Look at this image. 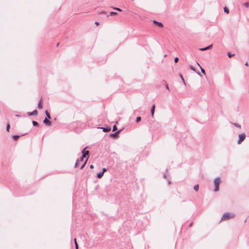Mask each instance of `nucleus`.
Returning a JSON list of instances; mask_svg holds the SVG:
<instances>
[{"label": "nucleus", "mask_w": 249, "mask_h": 249, "mask_svg": "<svg viewBox=\"0 0 249 249\" xmlns=\"http://www.w3.org/2000/svg\"><path fill=\"white\" fill-rule=\"evenodd\" d=\"M234 55V54H231L230 53H228V56L229 58H231V57L233 56Z\"/></svg>", "instance_id": "393cba45"}, {"label": "nucleus", "mask_w": 249, "mask_h": 249, "mask_svg": "<svg viewBox=\"0 0 249 249\" xmlns=\"http://www.w3.org/2000/svg\"><path fill=\"white\" fill-rule=\"evenodd\" d=\"M59 43H58L57 44V45H56V46H58L59 45Z\"/></svg>", "instance_id": "37998d69"}, {"label": "nucleus", "mask_w": 249, "mask_h": 249, "mask_svg": "<svg viewBox=\"0 0 249 249\" xmlns=\"http://www.w3.org/2000/svg\"><path fill=\"white\" fill-rule=\"evenodd\" d=\"M87 148V147H85L82 151V156L80 158V159H77L75 162L74 167L76 168L78 166L79 163L83 160L84 158H86V156L89 155V151L86 150V149Z\"/></svg>", "instance_id": "f257e3e1"}, {"label": "nucleus", "mask_w": 249, "mask_h": 249, "mask_svg": "<svg viewBox=\"0 0 249 249\" xmlns=\"http://www.w3.org/2000/svg\"><path fill=\"white\" fill-rule=\"evenodd\" d=\"M170 183H171L170 181V180H168V183H169V184H170Z\"/></svg>", "instance_id": "79ce46f5"}, {"label": "nucleus", "mask_w": 249, "mask_h": 249, "mask_svg": "<svg viewBox=\"0 0 249 249\" xmlns=\"http://www.w3.org/2000/svg\"><path fill=\"white\" fill-rule=\"evenodd\" d=\"M179 76L181 79V80L182 81L183 83V84L186 86V83L185 82V80L182 76V75L181 74H179Z\"/></svg>", "instance_id": "412c9836"}, {"label": "nucleus", "mask_w": 249, "mask_h": 249, "mask_svg": "<svg viewBox=\"0 0 249 249\" xmlns=\"http://www.w3.org/2000/svg\"><path fill=\"white\" fill-rule=\"evenodd\" d=\"M88 159V158L83 163V164L82 165H81V166L80 167L81 169H82L84 168V167L85 166V164L87 163Z\"/></svg>", "instance_id": "aec40b11"}, {"label": "nucleus", "mask_w": 249, "mask_h": 249, "mask_svg": "<svg viewBox=\"0 0 249 249\" xmlns=\"http://www.w3.org/2000/svg\"><path fill=\"white\" fill-rule=\"evenodd\" d=\"M200 69H201V71L202 73L205 74V71L204 69L201 67H200Z\"/></svg>", "instance_id": "c756f323"}, {"label": "nucleus", "mask_w": 249, "mask_h": 249, "mask_svg": "<svg viewBox=\"0 0 249 249\" xmlns=\"http://www.w3.org/2000/svg\"><path fill=\"white\" fill-rule=\"evenodd\" d=\"M106 171H107V169H106V168H103L102 169V172H103V174H104V173H105V172H106Z\"/></svg>", "instance_id": "473e14b6"}, {"label": "nucleus", "mask_w": 249, "mask_h": 249, "mask_svg": "<svg viewBox=\"0 0 249 249\" xmlns=\"http://www.w3.org/2000/svg\"><path fill=\"white\" fill-rule=\"evenodd\" d=\"M95 24L96 25H98L99 24V23L98 22H97V21H96V22H95Z\"/></svg>", "instance_id": "c9c22d12"}, {"label": "nucleus", "mask_w": 249, "mask_h": 249, "mask_svg": "<svg viewBox=\"0 0 249 249\" xmlns=\"http://www.w3.org/2000/svg\"><path fill=\"white\" fill-rule=\"evenodd\" d=\"M244 6L246 7H249V2H246L244 4Z\"/></svg>", "instance_id": "cd10ccee"}, {"label": "nucleus", "mask_w": 249, "mask_h": 249, "mask_svg": "<svg viewBox=\"0 0 249 249\" xmlns=\"http://www.w3.org/2000/svg\"><path fill=\"white\" fill-rule=\"evenodd\" d=\"M103 172H100L97 174V178H101L103 177Z\"/></svg>", "instance_id": "4468645a"}, {"label": "nucleus", "mask_w": 249, "mask_h": 249, "mask_svg": "<svg viewBox=\"0 0 249 249\" xmlns=\"http://www.w3.org/2000/svg\"><path fill=\"white\" fill-rule=\"evenodd\" d=\"M37 107L39 109L42 108L43 106H42V98H41V99L39 101Z\"/></svg>", "instance_id": "f8f14e48"}, {"label": "nucleus", "mask_w": 249, "mask_h": 249, "mask_svg": "<svg viewBox=\"0 0 249 249\" xmlns=\"http://www.w3.org/2000/svg\"><path fill=\"white\" fill-rule=\"evenodd\" d=\"M32 124H33L34 126H38V123L35 121H32Z\"/></svg>", "instance_id": "4be33fe9"}, {"label": "nucleus", "mask_w": 249, "mask_h": 249, "mask_svg": "<svg viewBox=\"0 0 249 249\" xmlns=\"http://www.w3.org/2000/svg\"><path fill=\"white\" fill-rule=\"evenodd\" d=\"M234 216L235 215L232 213H226L223 215L222 217H221V220H227L229 219L234 218Z\"/></svg>", "instance_id": "f03ea898"}, {"label": "nucleus", "mask_w": 249, "mask_h": 249, "mask_svg": "<svg viewBox=\"0 0 249 249\" xmlns=\"http://www.w3.org/2000/svg\"><path fill=\"white\" fill-rule=\"evenodd\" d=\"M221 179L219 177H217L214 179L213 183L215 186V188L214 189V192H217L219 190V185Z\"/></svg>", "instance_id": "7ed1b4c3"}, {"label": "nucleus", "mask_w": 249, "mask_h": 249, "mask_svg": "<svg viewBox=\"0 0 249 249\" xmlns=\"http://www.w3.org/2000/svg\"><path fill=\"white\" fill-rule=\"evenodd\" d=\"M117 129V127L116 126V125H114L113 126V128H112V131H115V130H116Z\"/></svg>", "instance_id": "c85d7f7f"}, {"label": "nucleus", "mask_w": 249, "mask_h": 249, "mask_svg": "<svg viewBox=\"0 0 249 249\" xmlns=\"http://www.w3.org/2000/svg\"><path fill=\"white\" fill-rule=\"evenodd\" d=\"M163 177H164V178H166L167 176H166V175H164L163 176Z\"/></svg>", "instance_id": "4c0bfd02"}, {"label": "nucleus", "mask_w": 249, "mask_h": 249, "mask_svg": "<svg viewBox=\"0 0 249 249\" xmlns=\"http://www.w3.org/2000/svg\"><path fill=\"white\" fill-rule=\"evenodd\" d=\"M194 189L196 191H198V189H199V185L198 184H196L194 186Z\"/></svg>", "instance_id": "dca6fc26"}, {"label": "nucleus", "mask_w": 249, "mask_h": 249, "mask_svg": "<svg viewBox=\"0 0 249 249\" xmlns=\"http://www.w3.org/2000/svg\"><path fill=\"white\" fill-rule=\"evenodd\" d=\"M153 23L158 25L160 27H163V24L161 22H158L155 20H153Z\"/></svg>", "instance_id": "9d476101"}, {"label": "nucleus", "mask_w": 249, "mask_h": 249, "mask_svg": "<svg viewBox=\"0 0 249 249\" xmlns=\"http://www.w3.org/2000/svg\"><path fill=\"white\" fill-rule=\"evenodd\" d=\"M10 127V124H9V123H8V124H7V125H6V130H7V131H9Z\"/></svg>", "instance_id": "a878e982"}, {"label": "nucleus", "mask_w": 249, "mask_h": 249, "mask_svg": "<svg viewBox=\"0 0 249 249\" xmlns=\"http://www.w3.org/2000/svg\"><path fill=\"white\" fill-rule=\"evenodd\" d=\"M245 65H246V66H248V65H249V64H248V62H247L245 63Z\"/></svg>", "instance_id": "e433bc0d"}, {"label": "nucleus", "mask_w": 249, "mask_h": 249, "mask_svg": "<svg viewBox=\"0 0 249 249\" xmlns=\"http://www.w3.org/2000/svg\"><path fill=\"white\" fill-rule=\"evenodd\" d=\"M106 12L105 11H102L101 12V14H105Z\"/></svg>", "instance_id": "ea45409f"}, {"label": "nucleus", "mask_w": 249, "mask_h": 249, "mask_svg": "<svg viewBox=\"0 0 249 249\" xmlns=\"http://www.w3.org/2000/svg\"><path fill=\"white\" fill-rule=\"evenodd\" d=\"M112 8L114 9V10H116L117 11H122V10L121 9H120L119 8H116V7H112Z\"/></svg>", "instance_id": "bb28decb"}, {"label": "nucleus", "mask_w": 249, "mask_h": 249, "mask_svg": "<svg viewBox=\"0 0 249 249\" xmlns=\"http://www.w3.org/2000/svg\"><path fill=\"white\" fill-rule=\"evenodd\" d=\"M45 113V114H46V115L47 116V119H51L50 114L49 112L48 111V110H46Z\"/></svg>", "instance_id": "2eb2a0df"}, {"label": "nucleus", "mask_w": 249, "mask_h": 249, "mask_svg": "<svg viewBox=\"0 0 249 249\" xmlns=\"http://www.w3.org/2000/svg\"><path fill=\"white\" fill-rule=\"evenodd\" d=\"M231 124H232L234 126L236 127H238L239 128H241V125H240L239 124H238V123H232V122H230Z\"/></svg>", "instance_id": "ddd939ff"}, {"label": "nucleus", "mask_w": 249, "mask_h": 249, "mask_svg": "<svg viewBox=\"0 0 249 249\" xmlns=\"http://www.w3.org/2000/svg\"><path fill=\"white\" fill-rule=\"evenodd\" d=\"M141 117H137L136 119V122L137 123H139L141 121Z\"/></svg>", "instance_id": "6ab92c4d"}, {"label": "nucleus", "mask_w": 249, "mask_h": 249, "mask_svg": "<svg viewBox=\"0 0 249 249\" xmlns=\"http://www.w3.org/2000/svg\"><path fill=\"white\" fill-rule=\"evenodd\" d=\"M190 69H191L192 71H196L195 68H194L193 66H192V65H191V66H190Z\"/></svg>", "instance_id": "7c9ffc66"}, {"label": "nucleus", "mask_w": 249, "mask_h": 249, "mask_svg": "<svg viewBox=\"0 0 249 249\" xmlns=\"http://www.w3.org/2000/svg\"><path fill=\"white\" fill-rule=\"evenodd\" d=\"M74 244H75V249H78V244L77 243L76 238L74 239Z\"/></svg>", "instance_id": "5701e85b"}, {"label": "nucleus", "mask_w": 249, "mask_h": 249, "mask_svg": "<svg viewBox=\"0 0 249 249\" xmlns=\"http://www.w3.org/2000/svg\"><path fill=\"white\" fill-rule=\"evenodd\" d=\"M174 61H175V63H177V62H178V57H175V60H174Z\"/></svg>", "instance_id": "2f4dec72"}, {"label": "nucleus", "mask_w": 249, "mask_h": 249, "mask_svg": "<svg viewBox=\"0 0 249 249\" xmlns=\"http://www.w3.org/2000/svg\"><path fill=\"white\" fill-rule=\"evenodd\" d=\"M19 138V136L18 135H14L13 136V138L15 141H17Z\"/></svg>", "instance_id": "a211bd4d"}, {"label": "nucleus", "mask_w": 249, "mask_h": 249, "mask_svg": "<svg viewBox=\"0 0 249 249\" xmlns=\"http://www.w3.org/2000/svg\"><path fill=\"white\" fill-rule=\"evenodd\" d=\"M38 113V112L36 110H34L33 112H28L27 113L28 115L29 116H32V115H37Z\"/></svg>", "instance_id": "6e6552de"}, {"label": "nucleus", "mask_w": 249, "mask_h": 249, "mask_svg": "<svg viewBox=\"0 0 249 249\" xmlns=\"http://www.w3.org/2000/svg\"><path fill=\"white\" fill-rule=\"evenodd\" d=\"M192 224H193L192 223H190V225H189V226H190V227L192 226Z\"/></svg>", "instance_id": "a19ab883"}, {"label": "nucleus", "mask_w": 249, "mask_h": 249, "mask_svg": "<svg viewBox=\"0 0 249 249\" xmlns=\"http://www.w3.org/2000/svg\"><path fill=\"white\" fill-rule=\"evenodd\" d=\"M93 168H94V166H93V165L91 164V165H90V168L93 169Z\"/></svg>", "instance_id": "f704fd0d"}, {"label": "nucleus", "mask_w": 249, "mask_h": 249, "mask_svg": "<svg viewBox=\"0 0 249 249\" xmlns=\"http://www.w3.org/2000/svg\"><path fill=\"white\" fill-rule=\"evenodd\" d=\"M165 88L167 90H169V88L167 85L165 86Z\"/></svg>", "instance_id": "72a5a7b5"}, {"label": "nucleus", "mask_w": 249, "mask_h": 249, "mask_svg": "<svg viewBox=\"0 0 249 249\" xmlns=\"http://www.w3.org/2000/svg\"><path fill=\"white\" fill-rule=\"evenodd\" d=\"M155 105H153L151 108V113L152 117H153L155 112Z\"/></svg>", "instance_id": "9b49d317"}, {"label": "nucleus", "mask_w": 249, "mask_h": 249, "mask_svg": "<svg viewBox=\"0 0 249 249\" xmlns=\"http://www.w3.org/2000/svg\"><path fill=\"white\" fill-rule=\"evenodd\" d=\"M246 138L245 133H242L239 135V140L238 141V144L241 143Z\"/></svg>", "instance_id": "20e7f679"}, {"label": "nucleus", "mask_w": 249, "mask_h": 249, "mask_svg": "<svg viewBox=\"0 0 249 249\" xmlns=\"http://www.w3.org/2000/svg\"><path fill=\"white\" fill-rule=\"evenodd\" d=\"M212 46H213V45L211 44L206 47L199 48V50L201 51H206V50L211 49L212 47Z\"/></svg>", "instance_id": "0eeeda50"}, {"label": "nucleus", "mask_w": 249, "mask_h": 249, "mask_svg": "<svg viewBox=\"0 0 249 249\" xmlns=\"http://www.w3.org/2000/svg\"><path fill=\"white\" fill-rule=\"evenodd\" d=\"M98 128L102 129L103 131L105 132H107L110 131L111 127L109 126H107L106 127H98Z\"/></svg>", "instance_id": "423d86ee"}, {"label": "nucleus", "mask_w": 249, "mask_h": 249, "mask_svg": "<svg viewBox=\"0 0 249 249\" xmlns=\"http://www.w3.org/2000/svg\"><path fill=\"white\" fill-rule=\"evenodd\" d=\"M49 119H47V118H45L43 120V123L48 126H51L52 122Z\"/></svg>", "instance_id": "39448f33"}, {"label": "nucleus", "mask_w": 249, "mask_h": 249, "mask_svg": "<svg viewBox=\"0 0 249 249\" xmlns=\"http://www.w3.org/2000/svg\"><path fill=\"white\" fill-rule=\"evenodd\" d=\"M117 13L115 12H110V13H109V16H114V15H117ZM109 15H107V17H108Z\"/></svg>", "instance_id": "f3484780"}, {"label": "nucleus", "mask_w": 249, "mask_h": 249, "mask_svg": "<svg viewBox=\"0 0 249 249\" xmlns=\"http://www.w3.org/2000/svg\"><path fill=\"white\" fill-rule=\"evenodd\" d=\"M224 12H225L227 14H228L229 13V10L226 7H225L224 8Z\"/></svg>", "instance_id": "b1692460"}, {"label": "nucleus", "mask_w": 249, "mask_h": 249, "mask_svg": "<svg viewBox=\"0 0 249 249\" xmlns=\"http://www.w3.org/2000/svg\"><path fill=\"white\" fill-rule=\"evenodd\" d=\"M197 64L198 65V66L200 68V67H201L200 66V65H199V64L198 62H197Z\"/></svg>", "instance_id": "58836bf2"}, {"label": "nucleus", "mask_w": 249, "mask_h": 249, "mask_svg": "<svg viewBox=\"0 0 249 249\" xmlns=\"http://www.w3.org/2000/svg\"><path fill=\"white\" fill-rule=\"evenodd\" d=\"M121 131V130L115 132L114 133H110V136L111 137H117L119 133Z\"/></svg>", "instance_id": "1a4fd4ad"}]
</instances>
